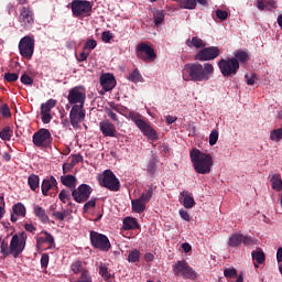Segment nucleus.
I'll return each mask as SVG.
<instances>
[{"instance_id": "nucleus-16", "label": "nucleus", "mask_w": 282, "mask_h": 282, "mask_svg": "<svg viewBox=\"0 0 282 282\" xmlns=\"http://www.w3.org/2000/svg\"><path fill=\"white\" fill-rule=\"evenodd\" d=\"M93 192L94 189L89 185L83 184L72 191V196L77 204H83L88 200Z\"/></svg>"}, {"instance_id": "nucleus-51", "label": "nucleus", "mask_w": 282, "mask_h": 282, "mask_svg": "<svg viewBox=\"0 0 282 282\" xmlns=\"http://www.w3.org/2000/svg\"><path fill=\"white\" fill-rule=\"evenodd\" d=\"M218 131L214 130L212 133H209V145L214 147L218 142Z\"/></svg>"}, {"instance_id": "nucleus-27", "label": "nucleus", "mask_w": 282, "mask_h": 282, "mask_svg": "<svg viewBox=\"0 0 282 282\" xmlns=\"http://www.w3.org/2000/svg\"><path fill=\"white\" fill-rule=\"evenodd\" d=\"M181 195L183 196L182 204H183L184 208L192 209L193 207H195L196 203H195L192 194H189L188 191H183L181 193Z\"/></svg>"}, {"instance_id": "nucleus-55", "label": "nucleus", "mask_w": 282, "mask_h": 282, "mask_svg": "<svg viewBox=\"0 0 282 282\" xmlns=\"http://www.w3.org/2000/svg\"><path fill=\"white\" fill-rule=\"evenodd\" d=\"M101 39L105 43H110L113 39V34L111 33V31H104L101 34Z\"/></svg>"}, {"instance_id": "nucleus-40", "label": "nucleus", "mask_w": 282, "mask_h": 282, "mask_svg": "<svg viewBox=\"0 0 282 282\" xmlns=\"http://www.w3.org/2000/svg\"><path fill=\"white\" fill-rule=\"evenodd\" d=\"M99 275H101L105 280H109L112 278V274L109 273L108 267L106 263H99Z\"/></svg>"}, {"instance_id": "nucleus-15", "label": "nucleus", "mask_w": 282, "mask_h": 282, "mask_svg": "<svg viewBox=\"0 0 282 282\" xmlns=\"http://www.w3.org/2000/svg\"><path fill=\"white\" fill-rule=\"evenodd\" d=\"M220 54L221 51L218 48V46H207L199 50L194 58L198 62H209L217 58Z\"/></svg>"}, {"instance_id": "nucleus-31", "label": "nucleus", "mask_w": 282, "mask_h": 282, "mask_svg": "<svg viewBox=\"0 0 282 282\" xmlns=\"http://www.w3.org/2000/svg\"><path fill=\"white\" fill-rule=\"evenodd\" d=\"M140 228L137 218L128 217L123 220V229L124 230H137Z\"/></svg>"}, {"instance_id": "nucleus-21", "label": "nucleus", "mask_w": 282, "mask_h": 282, "mask_svg": "<svg viewBox=\"0 0 282 282\" xmlns=\"http://www.w3.org/2000/svg\"><path fill=\"white\" fill-rule=\"evenodd\" d=\"M99 83L101 84L102 89L105 91H110V90L115 89L116 84H117L115 76L111 74L102 75L101 78H99Z\"/></svg>"}, {"instance_id": "nucleus-32", "label": "nucleus", "mask_w": 282, "mask_h": 282, "mask_svg": "<svg viewBox=\"0 0 282 282\" xmlns=\"http://www.w3.org/2000/svg\"><path fill=\"white\" fill-rule=\"evenodd\" d=\"M145 204L147 203H143V200H141L140 198L131 200L132 212L137 214L144 213Z\"/></svg>"}, {"instance_id": "nucleus-1", "label": "nucleus", "mask_w": 282, "mask_h": 282, "mask_svg": "<svg viewBox=\"0 0 282 282\" xmlns=\"http://www.w3.org/2000/svg\"><path fill=\"white\" fill-rule=\"evenodd\" d=\"M215 73L214 66L212 63H186L183 68V80L203 83L208 82Z\"/></svg>"}, {"instance_id": "nucleus-3", "label": "nucleus", "mask_w": 282, "mask_h": 282, "mask_svg": "<svg viewBox=\"0 0 282 282\" xmlns=\"http://www.w3.org/2000/svg\"><path fill=\"white\" fill-rule=\"evenodd\" d=\"M129 119L137 124V128L148 138L149 141L156 142L159 133L151 127V124L142 119V115L129 112Z\"/></svg>"}, {"instance_id": "nucleus-41", "label": "nucleus", "mask_w": 282, "mask_h": 282, "mask_svg": "<svg viewBox=\"0 0 282 282\" xmlns=\"http://www.w3.org/2000/svg\"><path fill=\"white\" fill-rule=\"evenodd\" d=\"M156 163H158V158L155 155H152V159L149 161L148 164V173L153 176L156 172Z\"/></svg>"}, {"instance_id": "nucleus-23", "label": "nucleus", "mask_w": 282, "mask_h": 282, "mask_svg": "<svg viewBox=\"0 0 282 282\" xmlns=\"http://www.w3.org/2000/svg\"><path fill=\"white\" fill-rule=\"evenodd\" d=\"M41 235L42 236L36 237V247L41 248V246L46 243L50 246V248H54L55 246L54 236L47 231H42Z\"/></svg>"}, {"instance_id": "nucleus-36", "label": "nucleus", "mask_w": 282, "mask_h": 282, "mask_svg": "<svg viewBox=\"0 0 282 282\" xmlns=\"http://www.w3.org/2000/svg\"><path fill=\"white\" fill-rule=\"evenodd\" d=\"M70 270L74 274H83V271H88L86 269H84V263L80 260H76L75 262L72 263L70 265Z\"/></svg>"}, {"instance_id": "nucleus-59", "label": "nucleus", "mask_w": 282, "mask_h": 282, "mask_svg": "<svg viewBox=\"0 0 282 282\" xmlns=\"http://www.w3.org/2000/svg\"><path fill=\"white\" fill-rule=\"evenodd\" d=\"M108 105H109V107H110L109 109H111L112 111L115 110L116 112L121 113L122 110H123V107H122L121 105L116 104V102H113V101L109 102Z\"/></svg>"}, {"instance_id": "nucleus-9", "label": "nucleus", "mask_w": 282, "mask_h": 282, "mask_svg": "<svg viewBox=\"0 0 282 282\" xmlns=\"http://www.w3.org/2000/svg\"><path fill=\"white\" fill-rule=\"evenodd\" d=\"M32 142L36 148L48 149L54 142V138L47 129H40L32 135Z\"/></svg>"}, {"instance_id": "nucleus-39", "label": "nucleus", "mask_w": 282, "mask_h": 282, "mask_svg": "<svg viewBox=\"0 0 282 282\" xmlns=\"http://www.w3.org/2000/svg\"><path fill=\"white\" fill-rule=\"evenodd\" d=\"M252 260L256 261L259 265L265 262V253L262 251H253Z\"/></svg>"}, {"instance_id": "nucleus-38", "label": "nucleus", "mask_w": 282, "mask_h": 282, "mask_svg": "<svg viewBox=\"0 0 282 282\" xmlns=\"http://www.w3.org/2000/svg\"><path fill=\"white\" fill-rule=\"evenodd\" d=\"M232 58L237 59L238 63H246L249 61V55L245 51L237 50L235 52V57H232Z\"/></svg>"}, {"instance_id": "nucleus-24", "label": "nucleus", "mask_w": 282, "mask_h": 282, "mask_svg": "<svg viewBox=\"0 0 282 282\" xmlns=\"http://www.w3.org/2000/svg\"><path fill=\"white\" fill-rule=\"evenodd\" d=\"M59 180L62 185L68 187L72 192L77 187V178L74 175H64Z\"/></svg>"}, {"instance_id": "nucleus-10", "label": "nucleus", "mask_w": 282, "mask_h": 282, "mask_svg": "<svg viewBox=\"0 0 282 282\" xmlns=\"http://www.w3.org/2000/svg\"><path fill=\"white\" fill-rule=\"evenodd\" d=\"M26 239H28V235L24 231L12 236L10 246H11V254L13 256L14 259L19 258L23 253L26 246Z\"/></svg>"}, {"instance_id": "nucleus-22", "label": "nucleus", "mask_w": 282, "mask_h": 282, "mask_svg": "<svg viewBox=\"0 0 282 282\" xmlns=\"http://www.w3.org/2000/svg\"><path fill=\"white\" fill-rule=\"evenodd\" d=\"M57 185H58L57 180L54 176H50L45 178L44 181H42V184H41L42 195L47 196L48 192L54 189V187L58 188Z\"/></svg>"}, {"instance_id": "nucleus-53", "label": "nucleus", "mask_w": 282, "mask_h": 282, "mask_svg": "<svg viewBox=\"0 0 282 282\" xmlns=\"http://www.w3.org/2000/svg\"><path fill=\"white\" fill-rule=\"evenodd\" d=\"M20 82L24 86H32L33 85V79L26 74H23L21 76Z\"/></svg>"}, {"instance_id": "nucleus-57", "label": "nucleus", "mask_w": 282, "mask_h": 282, "mask_svg": "<svg viewBox=\"0 0 282 282\" xmlns=\"http://www.w3.org/2000/svg\"><path fill=\"white\" fill-rule=\"evenodd\" d=\"M84 161V158L82 154L77 153V154H73L72 155V161H70V164L72 165H77L79 162H83Z\"/></svg>"}, {"instance_id": "nucleus-28", "label": "nucleus", "mask_w": 282, "mask_h": 282, "mask_svg": "<svg viewBox=\"0 0 282 282\" xmlns=\"http://www.w3.org/2000/svg\"><path fill=\"white\" fill-rule=\"evenodd\" d=\"M156 189V186L149 185L148 189H144L143 193L140 196V200L143 202L144 204H149L152 199V196L154 194V191Z\"/></svg>"}, {"instance_id": "nucleus-42", "label": "nucleus", "mask_w": 282, "mask_h": 282, "mask_svg": "<svg viewBox=\"0 0 282 282\" xmlns=\"http://www.w3.org/2000/svg\"><path fill=\"white\" fill-rule=\"evenodd\" d=\"M128 79H129L131 83H134V84L141 82V80H142V76H141L139 69H138V68H134V69L129 74Z\"/></svg>"}, {"instance_id": "nucleus-60", "label": "nucleus", "mask_w": 282, "mask_h": 282, "mask_svg": "<svg viewBox=\"0 0 282 282\" xmlns=\"http://www.w3.org/2000/svg\"><path fill=\"white\" fill-rule=\"evenodd\" d=\"M23 228L32 235H36L37 227H35L33 224H24Z\"/></svg>"}, {"instance_id": "nucleus-17", "label": "nucleus", "mask_w": 282, "mask_h": 282, "mask_svg": "<svg viewBox=\"0 0 282 282\" xmlns=\"http://www.w3.org/2000/svg\"><path fill=\"white\" fill-rule=\"evenodd\" d=\"M253 246L254 239L250 238L249 236H243L241 234H235L228 238V246L229 248H238V246Z\"/></svg>"}, {"instance_id": "nucleus-2", "label": "nucleus", "mask_w": 282, "mask_h": 282, "mask_svg": "<svg viewBox=\"0 0 282 282\" xmlns=\"http://www.w3.org/2000/svg\"><path fill=\"white\" fill-rule=\"evenodd\" d=\"M189 160L194 165V170L199 175H208L212 172L214 165L213 156L210 153L202 152L197 149L189 151Z\"/></svg>"}, {"instance_id": "nucleus-25", "label": "nucleus", "mask_w": 282, "mask_h": 282, "mask_svg": "<svg viewBox=\"0 0 282 282\" xmlns=\"http://www.w3.org/2000/svg\"><path fill=\"white\" fill-rule=\"evenodd\" d=\"M33 213H34L35 217L39 218V220L42 224H48L50 218L46 215V212L43 207H41L40 205H35L33 208Z\"/></svg>"}, {"instance_id": "nucleus-47", "label": "nucleus", "mask_w": 282, "mask_h": 282, "mask_svg": "<svg viewBox=\"0 0 282 282\" xmlns=\"http://www.w3.org/2000/svg\"><path fill=\"white\" fill-rule=\"evenodd\" d=\"M20 78V75L17 74V73H7L4 74L3 76V79L7 82V83H14L17 80H19Z\"/></svg>"}, {"instance_id": "nucleus-30", "label": "nucleus", "mask_w": 282, "mask_h": 282, "mask_svg": "<svg viewBox=\"0 0 282 282\" xmlns=\"http://www.w3.org/2000/svg\"><path fill=\"white\" fill-rule=\"evenodd\" d=\"M57 100L54 98H50L46 102L41 104L40 111L41 113H51V110L56 107Z\"/></svg>"}, {"instance_id": "nucleus-50", "label": "nucleus", "mask_w": 282, "mask_h": 282, "mask_svg": "<svg viewBox=\"0 0 282 282\" xmlns=\"http://www.w3.org/2000/svg\"><path fill=\"white\" fill-rule=\"evenodd\" d=\"M74 282H91V275L88 271H83L79 278Z\"/></svg>"}, {"instance_id": "nucleus-49", "label": "nucleus", "mask_w": 282, "mask_h": 282, "mask_svg": "<svg viewBox=\"0 0 282 282\" xmlns=\"http://www.w3.org/2000/svg\"><path fill=\"white\" fill-rule=\"evenodd\" d=\"M58 199L66 204L70 200V194L66 189H62L58 194Z\"/></svg>"}, {"instance_id": "nucleus-45", "label": "nucleus", "mask_w": 282, "mask_h": 282, "mask_svg": "<svg viewBox=\"0 0 282 282\" xmlns=\"http://www.w3.org/2000/svg\"><path fill=\"white\" fill-rule=\"evenodd\" d=\"M97 45H98V44H97V41H96V40H94V39H88V40L85 42V44H84L83 51L91 52V51L96 50Z\"/></svg>"}, {"instance_id": "nucleus-18", "label": "nucleus", "mask_w": 282, "mask_h": 282, "mask_svg": "<svg viewBox=\"0 0 282 282\" xmlns=\"http://www.w3.org/2000/svg\"><path fill=\"white\" fill-rule=\"evenodd\" d=\"M85 110L84 106L74 105L70 112H69V119L70 124L76 128L79 123H82L85 120Z\"/></svg>"}, {"instance_id": "nucleus-44", "label": "nucleus", "mask_w": 282, "mask_h": 282, "mask_svg": "<svg viewBox=\"0 0 282 282\" xmlns=\"http://www.w3.org/2000/svg\"><path fill=\"white\" fill-rule=\"evenodd\" d=\"M270 139L272 142H281L282 141V128L271 131Z\"/></svg>"}, {"instance_id": "nucleus-6", "label": "nucleus", "mask_w": 282, "mask_h": 282, "mask_svg": "<svg viewBox=\"0 0 282 282\" xmlns=\"http://www.w3.org/2000/svg\"><path fill=\"white\" fill-rule=\"evenodd\" d=\"M172 272L175 276H182L184 280L196 281L198 278V273L189 267L186 260H178L172 264Z\"/></svg>"}, {"instance_id": "nucleus-11", "label": "nucleus", "mask_w": 282, "mask_h": 282, "mask_svg": "<svg viewBox=\"0 0 282 282\" xmlns=\"http://www.w3.org/2000/svg\"><path fill=\"white\" fill-rule=\"evenodd\" d=\"M18 22L23 30H31L34 24V11L29 7H21L19 9Z\"/></svg>"}, {"instance_id": "nucleus-5", "label": "nucleus", "mask_w": 282, "mask_h": 282, "mask_svg": "<svg viewBox=\"0 0 282 282\" xmlns=\"http://www.w3.org/2000/svg\"><path fill=\"white\" fill-rule=\"evenodd\" d=\"M68 7L72 10V14L75 19H85L91 17V10L94 4L87 0H73Z\"/></svg>"}, {"instance_id": "nucleus-12", "label": "nucleus", "mask_w": 282, "mask_h": 282, "mask_svg": "<svg viewBox=\"0 0 282 282\" xmlns=\"http://www.w3.org/2000/svg\"><path fill=\"white\" fill-rule=\"evenodd\" d=\"M156 57L158 55L152 45L145 43L137 44V58L144 63H153Z\"/></svg>"}, {"instance_id": "nucleus-63", "label": "nucleus", "mask_w": 282, "mask_h": 282, "mask_svg": "<svg viewBox=\"0 0 282 282\" xmlns=\"http://www.w3.org/2000/svg\"><path fill=\"white\" fill-rule=\"evenodd\" d=\"M41 116L42 123L48 124L51 122L52 116L50 112H41Z\"/></svg>"}, {"instance_id": "nucleus-64", "label": "nucleus", "mask_w": 282, "mask_h": 282, "mask_svg": "<svg viewBox=\"0 0 282 282\" xmlns=\"http://www.w3.org/2000/svg\"><path fill=\"white\" fill-rule=\"evenodd\" d=\"M180 216H181V218H182L183 220H185V221H191V216H189V214H188L187 210L181 209V210H180Z\"/></svg>"}, {"instance_id": "nucleus-61", "label": "nucleus", "mask_w": 282, "mask_h": 282, "mask_svg": "<svg viewBox=\"0 0 282 282\" xmlns=\"http://www.w3.org/2000/svg\"><path fill=\"white\" fill-rule=\"evenodd\" d=\"M216 15H217V19H220L221 21H225L228 19V12L221 11V9H217Z\"/></svg>"}, {"instance_id": "nucleus-54", "label": "nucleus", "mask_w": 282, "mask_h": 282, "mask_svg": "<svg viewBox=\"0 0 282 282\" xmlns=\"http://www.w3.org/2000/svg\"><path fill=\"white\" fill-rule=\"evenodd\" d=\"M0 115L4 118H10L11 117V112H10V108L7 104H3L0 108Z\"/></svg>"}, {"instance_id": "nucleus-33", "label": "nucleus", "mask_w": 282, "mask_h": 282, "mask_svg": "<svg viewBox=\"0 0 282 282\" xmlns=\"http://www.w3.org/2000/svg\"><path fill=\"white\" fill-rule=\"evenodd\" d=\"M272 189L278 193L282 192V177L281 174H273L271 177Z\"/></svg>"}, {"instance_id": "nucleus-14", "label": "nucleus", "mask_w": 282, "mask_h": 282, "mask_svg": "<svg viewBox=\"0 0 282 282\" xmlns=\"http://www.w3.org/2000/svg\"><path fill=\"white\" fill-rule=\"evenodd\" d=\"M67 100L72 106H85L86 93L84 88L82 86H75L70 88L68 91Z\"/></svg>"}, {"instance_id": "nucleus-46", "label": "nucleus", "mask_w": 282, "mask_h": 282, "mask_svg": "<svg viewBox=\"0 0 282 282\" xmlns=\"http://www.w3.org/2000/svg\"><path fill=\"white\" fill-rule=\"evenodd\" d=\"M140 261V251L139 250H132L130 251L128 256V262L129 263H137Z\"/></svg>"}, {"instance_id": "nucleus-29", "label": "nucleus", "mask_w": 282, "mask_h": 282, "mask_svg": "<svg viewBox=\"0 0 282 282\" xmlns=\"http://www.w3.org/2000/svg\"><path fill=\"white\" fill-rule=\"evenodd\" d=\"M28 184L32 192L37 193V191H40V176L31 174L28 178Z\"/></svg>"}, {"instance_id": "nucleus-37", "label": "nucleus", "mask_w": 282, "mask_h": 282, "mask_svg": "<svg viewBox=\"0 0 282 282\" xmlns=\"http://www.w3.org/2000/svg\"><path fill=\"white\" fill-rule=\"evenodd\" d=\"M0 253L3 256V258H8L10 254H12L11 245L9 246L7 240L1 241Z\"/></svg>"}, {"instance_id": "nucleus-20", "label": "nucleus", "mask_w": 282, "mask_h": 282, "mask_svg": "<svg viewBox=\"0 0 282 282\" xmlns=\"http://www.w3.org/2000/svg\"><path fill=\"white\" fill-rule=\"evenodd\" d=\"M26 216V207L23 203H15L11 209V223L15 224L20 218Z\"/></svg>"}, {"instance_id": "nucleus-35", "label": "nucleus", "mask_w": 282, "mask_h": 282, "mask_svg": "<svg viewBox=\"0 0 282 282\" xmlns=\"http://www.w3.org/2000/svg\"><path fill=\"white\" fill-rule=\"evenodd\" d=\"M164 11H153V22L154 26L159 28L164 22Z\"/></svg>"}, {"instance_id": "nucleus-34", "label": "nucleus", "mask_w": 282, "mask_h": 282, "mask_svg": "<svg viewBox=\"0 0 282 282\" xmlns=\"http://www.w3.org/2000/svg\"><path fill=\"white\" fill-rule=\"evenodd\" d=\"M12 137H13V130L9 126L3 127L2 130L0 131V139L3 142H10Z\"/></svg>"}, {"instance_id": "nucleus-19", "label": "nucleus", "mask_w": 282, "mask_h": 282, "mask_svg": "<svg viewBox=\"0 0 282 282\" xmlns=\"http://www.w3.org/2000/svg\"><path fill=\"white\" fill-rule=\"evenodd\" d=\"M99 131L104 134L106 138H117V129L115 123L109 121L108 119L102 120L99 122Z\"/></svg>"}, {"instance_id": "nucleus-8", "label": "nucleus", "mask_w": 282, "mask_h": 282, "mask_svg": "<svg viewBox=\"0 0 282 282\" xmlns=\"http://www.w3.org/2000/svg\"><path fill=\"white\" fill-rule=\"evenodd\" d=\"M34 45L35 41L33 35H24L18 44L20 55L23 58L31 61L34 54Z\"/></svg>"}, {"instance_id": "nucleus-4", "label": "nucleus", "mask_w": 282, "mask_h": 282, "mask_svg": "<svg viewBox=\"0 0 282 282\" xmlns=\"http://www.w3.org/2000/svg\"><path fill=\"white\" fill-rule=\"evenodd\" d=\"M99 186L108 189L112 193H118L121 188L119 178L116 176L112 170H105L101 175L97 177Z\"/></svg>"}, {"instance_id": "nucleus-62", "label": "nucleus", "mask_w": 282, "mask_h": 282, "mask_svg": "<svg viewBox=\"0 0 282 282\" xmlns=\"http://www.w3.org/2000/svg\"><path fill=\"white\" fill-rule=\"evenodd\" d=\"M88 56H89V52L86 53V51L83 50V52L79 53L78 56H76V59H77L78 63H83V62L87 61Z\"/></svg>"}, {"instance_id": "nucleus-7", "label": "nucleus", "mask_w": 282, "mask_h": 282, "mask_svg": "<svg viewBox=\"0 0 282 282\" xmlns=\"http://www.w3.org/2000/svg\"><path fill=\"white\" fill-rule=\"evenodd\" d=\"M218 67L224 77H234L239 70V62L235 58H221L218 62Z\"/></svg>"}, {"instance_id": "nucleus-26", "label": "nucleus", "mask_w": 282, "mask_h": 282, "mask_svg": "<svg viewBox=\"0 0 282 282\" xmlns=\"http://www.w3.org/2000/svg\"><path fill=\"white\" fill-rule=\"evenodd\" d=\"M186 45L189 48L194 47L197 50H204V47H206V43L204 42V40L199 39L198 36L186 40Z\"/></svg>"}, {"instance_id": "nucleus-48", "label": "nucleus", "mask_w": 282, "mask_h": 282, "mask_svg": "<svg viewBox=\"0 0 282 282\" xmlns=\"http://www.w3.org/2000/svg\"><path fill=\"white\" fill-rule=\"evenodd\" d=\"M105 112L107 113V116L110 118V120H111L112 122H115V123H117V124L120 123V120H119V118H118V115H116L112 109L106 107V108H105Z\"/></svg>"}, {"instance_id": "nucleus-43", "label": "nucleus", "mask_w": 282, "mask_h": 282, "mask_svg": "<svg viewBox=\"0 0 282 282\" xmlns=\"http://www.w3.org/2000/svg\"><path fill=\"white\" fill-rule=\"evenodd\" d=\"M197 3L195 0H181L180 7L185 10H194Z\"/></svg>"}, {"instance_id": "nucleus-58", "label": "nucleus", "mask_w": 282, "mask_h": 282, "mask_svg": "<svg viewBox=\"0 0 282 282\" xmlns=\"http://www.w3.org/2000/svg\"><path fill=\"white\" fill-rule=\"evenodd\" d=\"M48 262H50L48 253H44V254H42V256H41V260H40L41 268L46 269V268H47V265H48Z\"/></svg>"}, {"instance_id": "nucleus-52", "label": "nucleus", "mask_w": 282, "mask_h": 282, "mask_svg": "<svg viewBox=\"0 0 282 282\" xmlns=\"http://www.w3.org/2000/svg\"><path fill=\"white\" fill-rule=\"evenodd\" d=\"M97 198H93L87 202L84 206V213H88V210L96 208Z\"/></svg>"}, {"instance_id": "nucleus-56", "label": "nucleus", "mask_w": 282, "mask_h": 282, "mask_svg": "<svg viewBox=\"0 0 282 282\" xmlns=\"http://www.w3.org/2000/svg\"><path fill=\"white\" fill-rule=\"evenodd\" d=\"M224 276L227 279H234L237 276V271L235 269H226L224 270Z\"/></svg>"}, {"instance_id": "nucleus-13", "label": "nucleus", "mask_w": 282, "mask_h": 282, "mask_svg": "<svg viewBox=\"0 0 282 282\" xmlns=\"http://www.w3.org/2000/svg\"><path fill=\"white\" fill-rule=\"evenodd\" d=\"M90 243L93 248L101 250L104 252H107L109 251V249L112 248L111 242L109 241L107 236L96 231H90Z\"/></svg>"}]
</instances>
